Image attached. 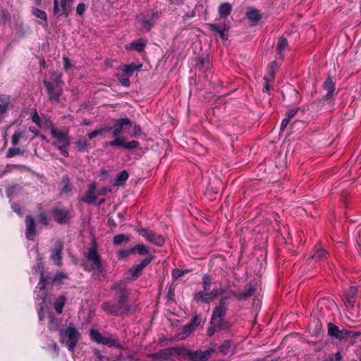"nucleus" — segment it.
Masks as SVG:
<instances>
[{
    "mask_svg": "<svg viewBox=\"0 0 361 361\" xmlns=\"http://www.w3.org/2000/svg\"><path fill=\"white\" fill-rule=\"evenodd\" d=\"M214 326L208 329L207 335L212 336L216 331L223 329L221 322H216Z\"/></svg>",
    "mask_w": 361,
    "mask_h": 361,
    "instance_id": "nucleus-38",
    "label": "nucleus"
},
{
    "mask_svg": "<svg viewBox=\"0 0 361 361\" xmlns=\"http://www.w3.org/2000/svg\"><path fill=\"white\" fill-rule=\"evenodd\" d=\"M133 122L128 118L118 119L112 128V135L115 138L111 142L105 143L106 146L121 147L126 149H135L138 147L139 143L135 140L126 142L125 139L120 136L125 130L132 126Z\"/></svg>",
    "mask_w": 361,
    "mask_h": 361,
    "instance_id": "nucleus-1",
    "label": "nucleus"
},
{
    "mask_svg": "<svg viewBox=\"0 0 361 361\" xmlns=\"http://www.w3.org/2000/svg\"><path fill=\"white\" fill-rule=\"evenodd\" d=\"M94 353L99 361L109 360V358L102 355L100 351L97 349L94 350Z\"/></svg>",
    "mask_w": 361,
    "mask_h": 361,
    "instance_id": "nucleus-58",
    "label": "nucleus"
},
{
    "mask_svg": "<svg viewBox=\"0 0 361 361\" xmlns=\"http://www.w3.org/2000/svg\"><path fill=\"white\" fill-rule=\"evenodd\" d=\"M324 87L327 91L326 94V99H331L335 91L334 83L331 78H328L324 83Z\"/></svg>",
    "mask_w": 361,
    "mask_h": 361,
    "instance_id": "nucleus-27",
    "label": "nucleus"
},
{
    "mask_svg": "<svg viewBox=\"0 0 361 361\" xmlns=\"http://www.w3.org/2000/svg\"><path fill=\"white\" fill-rule=\"evenodd\" d=\"M44 85L47 89L49 99L52 102H59L62 94L63 85L61 74L53 73L49 80L47 79L44 80Z\"/></svg>",
    "mask_w": 361,
    "mask_h": 361,
    "instance_id": "nucleus-2",
    "label": "nucleus"
},
{
    "mask_svg": "<svg viewBox=\"0 0 361 361\" xmlns=\"http://www.w3.org/2000/svg\"><path fill=\"white\" fill-rule=\"evenodd\" d=\"M328 334L332 337L338 339H345L350 336L351 332L345 329L340 330L337 326L332 323L328 324Z\"/></svg>",
    "mask_w": 361,
    "mask_h": 361,
    "instance_id": "nucleus-13",
    "label": "nucleus"
},
{
    "mask_svg": "<svg viewBox=\"0 0 361 361\" xmlns=\"http://www.w3.org/2000/svg\"><path fill=\"white\" fill-rule=\"evenodd\" d=\"M52 145L56 147L63 156L66 157H68V152L66 148L69 145H56V143H52Z\"/></svg>",
    "mask_w": 361,
    "mask_h": 361,
    "instance_id": "nucleus-46",
    "label": "nucleus"
},
{
    "mask_svg": "<svg viewBox=\"0 0 361 361\" xmlns=\"http://www.w3.org/2000/svg\"><path fill=\"white\" fill-rule=\"evenodd\" d=\"M51 135L57 140L56 142H54L56 145H70L71 143L67 133L52 128L51 130Z\"/></svg>",
    "mask_w": 361,
    "mask_h": 361,
    "instance_id": "nucleus-18",
    "label": "nucleus"
},
{
    "mask_svg": "<svg viewBox=\"0 0 361 361\" xmlns=\"http://www.w3.org/2000/svg\"><path fill=\"white\" fill-rule=\"evenodd\" d=\"M188 272V270L175 269L172 272V276L174 279H179L181 276H184Z\"/></svg>",
    "mask_w": 361,
    "mask_h": 361,
    "instance_id": "nucleus-49",
    "label": "nucleus"
},
{
    "mask_svg": "<svg viewBox=\"0 0 361 361\" xmlns=\"http://www.w3.org/2000/svg\"><path fill=\"white\" fill-rule=\"evenodd\" d=\"M112 289L116 293L118 305H121V307H126L124 305L126 297V283L121 281L120 283L115 284L112 287Z\"/></svg>",
    "mask_w": 361,
    "mask_h": 361,
    "instance_id": "nucleus-11",
    "label": "nucleus"
},
{
    "mask_svg": "<svg viewBox=\"0 0 361 361\" xmlns=\"http://www.w3.org/2000/svg\"><path fill=\"white\" fill-rule=\"evenodd\" d=\"M331 361H342V356H341L340 352H337L334 355V357L332 359Z\"/></svg>",
    "mask_w": 361,
    "mask_h": 361,
    "instance_id": "nucleus-63",
    "label": "nucleus"
},
{
    "mask_svg": "<svg viewBox=\"0 0 361 361\" xmlns=\"http://www.w3.org/2000/svg\"><path fill=\"white\" fill-rule=\"evenodd\" d=\"M90 335L92 338L96 342L101 343V342L102 341L104 336L98 331L94 329L91 330Z\"/></svg>",
    "mask_w": 361,
    "mask_h": 361,
    "instance_id": "nucleus-41",
    "label": "nucleus"
},
{
    "mask_svg": "<svg viewBox=\"0 0 361 361\" xmlns=\"http://www.w3.org/2000/svg\"><path fill=\"white\" fill-rule=\"evenodd\" d=\"M231 297V295L222 298L218 306H216L212 313L211 324H214L216 322H221V319L226 316L227 312L226 300Z\"/></svg>",
    "mask_w": 361,
    "mask_h": 361,
    "instance_id": "nucleus-8",
    "label": "nucleus"
},
{
    "mask_svg": "<svg viewBox=\"0 0 361 361\" xmlns=\"http://www.w3.org/2000/svg\"><path fill=\"white\" fill-rule=\"evenodd\" d=\"M211 283H212L211 276L208 274L204 275L202 278L203 290L202 292L210 291Z\"/></svg>",
    "mask_w": 361,
    "mask_h": 361,
    "instance_id": "nucleus-37",
    "label": "nucleus"
},
{
    "mask_svg": "<svg viewBox=\"0 0 361 361\" xmlns=\"http://www.w3.org/2000/svg\"><path fill=\"white\" fill-rule=\"evenodd\" d=\"M231 5L229 3L221 4L219 8V13L221 17H227L231 14Z\"/></svg>",
    "mask_w": 361,
    "mask_h": 361,
    "instance_id": "nucleus-28",
    "label": "nucleus"
},
{
    "mask_svg": "<svg viewBox=\"0 0 361 361\" xmlns=\"http://www.w3.org/2000/svg\"><path fill=\"white\" fill-rule=\"evenodd\" d=\"M102 308L108 312L114 314L116 315H120L124 313H128L130 308L129 307H121V305H110L109 303H104L102 305Z\"/></svg>",
    "mask_w": 361,
    "mask_h": 361,
    "instance_id": "nucleus-17",
    "label": "nucleus"
},
{
    "mask_svg": "<svg viewBox=\"0 0 361 361\" xmlns=\"http://www.w3.org/2000/svg\"><path fill=\"white\" fill-rule=\"evenodd\" d=\"M148 356L152 357L153 360H169L172 359L170 348L160 350L157 353L149 354Z\"/></svg>",
    "mask_w": 361,
    "mask_h": 361,
    "instance_id": "nucleus-20",
    "label": "nucleus"
},
{
    "mask_svg": "<svg viewBox=\"0 0 361 361\" xmlns=\"http://www.w3.org/2000/svg\"><path fill=\"white\" fill-rule=\"evenodd\" d=\"M129 240L130 238L128 235L119 234L114 237L113 242L115 245H120L123 243H128Z\"/></svg>",
    "mask_w": 361,
    "mask_h": 361,
    "instance_id": "nucleus-36",
    "label": "nucleus"
},
{
    "mask_svg": "<svg viewBox=\"0 0 361 361\" xmlns=\"http://www.w3.org/2000/svg\"><path fill=\"white\" fill-rule=\"evenodd\" d=\"M146 45L147 41L141 38L137 39V41L127 44L125 46V48L128 51L135 50L137 51L140 52L145 48Z\"/></svg>",
    "mask_w": 361,
    "mask_h": 361,
    "instance_id": "nucleus-22",
    "label": "nucleus"
},
{
    "mask_svg": "<svg viewBox=\"0 0 361 361\" xmlns=\"http://www.w3.org/2000/svg\"><path fill=\"white\" fill-rule=\"evenodd\" d=\"M96 185L95 183H92L89 185L88 191L85 193V195L82 197V201L87 204L93 203L96 200Z\"/></svg>",
    "mask_w": 361,
    "mask_h": 361,
    "instance_id": "nucleus-23",
    "label": "nucleus"
},
{
    "mask_svg": "<svg viewBox=\"0 0 361 361\" xmlns=\"http://www.w3.org/2000/svg\"><path fill=\"white\" fill-rule=\"evenodd\" d=\"M63 247V243L60 240H57L54 244V247L51 250V259L57 266H61L62 264Z\"/></svg>",
    "mask_w": 361,
    "mask_h": 361,
    "instance_id": "nucleus-15",
    "label": "nucleus"
},
{
    "mask_svg": "<svg viewBox=\"0 0 361 361\" xmlns=\"http://www.w3.org/2000/svg\"><path fill=\"white\" fill-rule=\"evenodd\" d=\"M133 252H137L139 255H147L149 253L147 247L144 245H137L133 249Z\"/></svg>",
    "mask_w": 361,
    "mask_h": 361,
    "instance_id": "nucleus-40",
    "label": "nucleus"
},
{
    "mask_svg": "<svg viewBox=\"0 0 361 361\" xmlns=\"http://www.w3.org/2000/svg\"><path fill=\"white\" fill-rule=\"evenodd\" d=\"M111 192V188L109 187H104L96 191V194L99 196H103Z\"/></svg>",
    "mask_w": 361,
    "mask_h": 361,
    "instance_id": "nucleus-55",
    "label": "nucleus"
},
{
    "mask_svg": "<svg viewBox=\"0 0 361 361\" xmlns=\"http://www.w3.org/2000/svg\"><path fill=\"white\" fill-rule=\"evenodd\" d=\"M66 298L63 296L58 298L54 302V308L57 313L61 314L63 312V307L65 304Z\"/></svg>",
    "mask_w": 361,
    "mask_h": 361,
    "instance_id": "nucleus-35",
    "label": "nucleus"
},
{
    "mask_svg": "<svg viewBox=\"0 0 361 361\" xmlns=\"http://www.w3.org/2000/svg\"><path fill=\"white\" fill-rule=\"evenodd\" d=\"M255 289L252 286H249L245 292L238 294L235 293L234 292H231L230 295L235 297L239 300H245L248 298L251 297L255 293Z\"/></svg>",
    "mask_w": 361,
    "mask_h": 361,
    "instance_id": "nucleus-24",
    "label": "nucleus"
},
{
    "mask_svg": "<svg viewBox=\"0 0 361 361\" xmlns=\"http://www.w3.org/2000/svg\"><path fill=\"white\" fill-rule=\"evenodd\" d=\"M101 343L107 345L109 346H113L115 345L116 342H115V341H114L109 338L103 336L102 341L101 342Z\"/></svg>",
    "mask_w": 361,
    "mask_h": 361,
    "instance_id": "nucleus-56",
    "label": "nucleus"
},
{
    "mask_svg": "<svg viewBox=\"0 0 361 361\" xmlns=\"http://www.w3.org/2000/svg\"><path fill=\"white\" fill-rule=\"evenodd\" d=\"M137 231L147 241L157 246H162L164 244V238L161 235H158L155 233L153 231L149 228L137 229Z\"/></svg>",
    "mask_w": 361,
    "mask_h": 361,
    "instance_id": "nucleus-7",
    "label": "nucleus"
},
{
    "mask_svg": "<svg viewBox=\"0 0 361 361\" xmlns=\"http://www.w3.org/2000/svg\"><path fill=\"white\" fill-rule=\"evenodd\" d=\"M48 327L51 331H56L59 327V321L55 317H51L49 322Z\"/></svg>",
    "mask_w": 361,
    "mask_h": 361,
    "instance_id": "nucleus-42",
    "label": "nucleus"
},
{
    "mask_svg": "<svg viewBox=\"0 0 361 361\" xmlns=\"http://www.w3.org/2000/svg\"><path fill=\"white\" fill-rule=\"evenodd\" d=\"M325 255H326V252L324 250L319 249L312 256V258L314 259L315 260H319L320 259L324 258L325 257Z\"/></svg>",
    "mask_w": 361,
    "mask_h": 361,
    "instance_id": "nucleus-45",
    "label": "nucleus"
},
{
    "mask_svg": "<svg viewBox=\"0 0 361 361\" xmlns=\"http://www.w3.org/2000/svg\"><path fill=\"white\" fill-rule=\"evenodd\" d=\"M246 16L250 21L255 23H258L262 18L259 11L254 8H249L247 9Z\"/></svg>",
    "mask_w": 361,
    "mask_h": 361,
    "instance_id": "nucleus-25",
    "label": "nucleus"
},
{
    "mask_svg": "<svg viewBox=\"0 0 361 361\" xmlns=\"http://www.w3.org/2000/svg\"><path fill=\"white\" fill-rule=\"evenodd\" d=\"M75 144L80 150H83L87 147V142L85 140H79L75 142Z\"/></svg>",
    "mask_w": 361,
    "mask_h": 361,
    "instance_id": "nucleus-54",
    "label": "nucleus"
},
{
    "mask_svg": "<svg viewBox=\"0 0 361 361\" xmlns=\"http://www.w3.org/2000/svg\"><path fill=\"white\" fill-rule=\"evenodd\" d=\"M141 134V128L138 125H135L132 131V137H137Z\"/></svg>",
    "mask_w": 361,
    "mask_h": 361,
    "instance_id": "nucleus-57",
    "label": "nucleus"
},
{
    "mask_svg": "<svg viewBox=\"0 0 361 361\" xmlns=\"http://www.w3.org/2000/svg\"><path fill=\"white\" fill-rule=\"evenodd\" d=\"M140 21L143 23L144 26L142 28L143 32H149L152 26L154 25V23L149 20L140 19Z\"/></svg>",
    "mask_w": 361,
    "mask_h": 361,
    "instance_id": "nucleus-44",
    "label": "nucleus"
},
{
    "mask_svg": "<svg viewBox=\"0 0 361 361\" xmlns=\"http://www.w3.org/2000/svg\"><path fill=\"white\" fill-rule=\"evenodd\" d=\"M23 135L21 133H16L13 136L11 139V142L14 147L18 145V142L20 138H22Z\"/></svg>",
    "mask_w": 361,
    "mask_h": 361,
    "instance_id": "nucleus-52",
    "label": "nucleus"
},
{
    "mask_svg": "<svg viewBox=\"0 0 361 361\" xmlns=\"http://www.w3.org/2000/svg\"><path fill=\"white\" fill-rule=\"evenodd\" d=\"M299 109H300L299 108H295V109H290L287 113V117L286 118H289L290 120L292 118H293L295 116V115L298 113Z\"/></svg>",
    "mask_w": 361,
    "mask_h": 361,
    "instance_id": "nucleus-59",
    "label": "nucleus"
},
{
    "mask_svg": "<svg viewBox=\"0 0 361 361\" xmlns=\"http://www.w3.org/2000/svg\"><path fill=\"white\" fill-rule=\"evenodd\" d=\"M232 348V343L231 341L226 340L219 347L221 353L226 355L229 353Z\"/></svg>",
    "mask_w": 361,
    "mask_h": 361,
    "instance_id": "nucleus-32",
    "label": "nucleus"
},
{
    "mask_svg": "<svg viewBox=\"0 0 361 361\" xmlns=\"http://www.w3.org/2000/svg\"><path fill=\"white\" fill-rule=\"evenodd\" d=\"M153 259V256L149 255L144 259L140 264L135 265L130 269V272L132 274V279H137L142 269L146 267Z\"/></svg>",
    "mask_w": 361,
    "mask_h": 361,
    "instance_id": "nucleus-16",
    "label": "nucleus"
},
{
    "mask_svg": "<svg viewBox=\"0 0 361 361\" xmlns=\"http://www.w3.org/2000/svg\"><path fill=\"white\" fill-rule=\"evenodd\" d=\"M68 277L67 274L64 272H58L54 278V281H59V282H61L63 279H66Z\"/></svg>",
    "mask_w": 361,
    "mask_h": 361,
    "instance_id": "nucleus-53",
    "label": "nucleus"
},
{
    "mask_svg": "<svg viewBox=\"0 0 361 361\" xmlns=\"http://www.w3.org/2000/svg\"><path fill=\"white\" fill-rule=\"evenodd\" d=\"M171 350V355L172 357L175 355H183L186 356L188 357V351H190V350L185 348V347H180V346H176L170 348Z\"/></svg>",
    "mask_w": 361,
    "mask_h": 361,
    "instance_id": "nucleus-30",
    "label": "nucleus"
},
{
    "mask_svg": "<svg viewBox=\"0 0 361 361\" xmlns=\"http://www.w3.org/2000/svg\"><path fill=\"white\" fill-rule=\"evenodd\" d=\"M263 80H264V82L263 92H269L271 90V86L270 85V82H271L273 80H269V78L268 77H264Z\"/></svg>",
    "mask_w": 361,
    "mask_h": 361,
    "instance_id": "nucleus-47",
    "label": "nucleus"
},
{
    "mask_svg": "<svg viewBox=\"0 0 361 361\" xmlns=\"http://www.w3.org/2000/svg\"><path fill=\"white\" fill-rule=\"evenodd\" d=\"M25 235L26 238L32 240L34 239L36 232H35V220L31 216H27L25 219Z\"/></svg>",
    "mask_w": 361,
    "mask_h": 361,
    "instance_id": "nucleus-19",
    "label": "nucleus"
},
{
    "mask_svg": "<svg viewBox=\"0 0 361 361\" xmlns=\"http://www.w3.org/2000/svg\"><path fill=\"white\" fill-rule=\"evenodd\" d=\"M142 65H136L135 63L125 64L121 66V69L125 73V74L130 77L133 73L142 68Z\"/></svg>",
    "mask_w": 361,
    "mask_h": 361,
    "instance_id": "nucleus-26",
    "label": "nucleus"
},
{
    "mask_svg": "<svg viewBox=\"0 0 361 361\" xmlns=\"http://www.w3.org/2000/svg\"><path fill=\"white\" fill-rule=\"evenodd\" d=\"M215 351L214 348H209L204 351L200 350L196 351L190 350L188 351V357L191 361H207Z\"/></svg>",
    "mask_w": 361,
    "mask_h": 361,
    "instance_id": "nucleus-9",
    "label": "nucleus"
},
{
    "mask_svg": "<svg viewBox=\"0 0 361 361\" xmlns=\"http://www.w3.org/2000/svg\"><path fill=\"white\" fill-rule=\"evenodd\" d=\"M288 42L284 37H281L278 42L276 49L278 51V54L282 57L283 51L288 47Z\"/></svg>",
    "mask_w": 361,
    "mask_h": 361,
    "instance_id": "nucleus-34",
    "label": "nucleus"
},
{
    "mask_svg": "<svg viewBox=\"0 0 361 361\" xmlns=\"http://www.w3.org/2000/svg\"><path fill=\"white\" fill-rule=\"evenodd\" d=\"M32 14L38 18L47 21V13L39 8H34L32 9Z\"/></svg>",
    "mask_w": 361,
    "mask_h": 361,
    "instance_id": "nucleus-39",
    "label": "nucleus"
},
{
    "mask_svg": "<svg viewBox=\"0 0 361 361\" xmlns=\"http://www.w3.org/2000/svg\"><path fill=\"white\" fill-rule=\"evenodd\" d=\"M319 304L321 305H327L329 307L331 306H336L334 301L329 298H322L319 300Z\"/></svg>",
    "mask_w": 361,
    "mask_h": 361,
    "instance_id": "nucleus-51",
    "label": "nucleus"
},
{
    "mask_svg": "<svg viewBox=\"0 0 361 361\" xmlns=\"http://www.w3.org/2000/svg\"><path fill=\"white\" fill-rule=\"evenodd\" d=\"M23 154L22 151L17 147L10 148L6 152L7 157H13L14 156L20 155Z\"/></svg>",
    "mask_w": 361,
    "mask_h": 361,
    "instance_id": "nucleus-43",
    "label": "nucleus"
},
{
    "mask_svg": "<svg viewBox=\"0 0 361 361\" xmlns=\"http://www.w3.org/2000/svg\"><path fill=\"white\" fill-rule=\"evenodd\" d=\"M85 257L89 262H91L92 267L96 269L99 274L97 278L100 280L104 277V269L102 264L101 258L95 247H90L85 253Z\"/></svg>",
    "mask_w": 361,
    "mask_h": 361,
    "instance_id": "nucleus-4",
    "label": "nucleus"
},
{
    "mask_svg": "<svg viewBox=\"0 0 361 361\" xmlns=\"http://www.w3.org/2000/svg\"><path fill=\"white\" fill-rule=\"evenodd\" d=\"M32 121L35 124L39 126V124H40V118H39L37 112L35 111V114L32 115Z\"/></svg>",
    "mask_w": 361,
    "mask_h": 361,
    "instance_id": "nucleus-60",
    "label": "nucleus"
},
{
    "mask_svg": "<svg viewBox=\"0 0 361 361\" xmlns=\"http://www.w3.org/2000/svg\"><path fill=\"white\" fill-rule=\"evenodd\" d=\"M112 130L111 127H106V128H102L97 130H95L90 133H88L87 136L89 139H92L94 137L102 135L104 133H109Z\"/></svg>",
    "mask_w": 361,
    "mask_h": 361,
    "instance_id": "nucleus-33",
    "label": "nucleus"
},
{
    "mask_svg": "<svg viewBox=\"0 0 361 361\" xmlns=\"http://www.w3.org/2000/svg\"><path fill=\"white\" fill-rule=\"evenodd\" d=\"M224 293V290L222 288H214L207 292L199 291L195 294L194 298L197 302L209 303Z\"/></svg>",
    "mask_w": 361,
    "mask_h": 361,
    "instance_id": "nucleus-6",
    "label": "nucleus"
},
{
    "mask_svg": "<svg viewBox=\"0 0 361 361\" xmlns=\"http://www.w3.org/2000/svg\"><path fill=\"white\" fill-rule=\"evenodd\" d=\"M290 121V120L287 118H285L284 119H283L281 124V130L283 131L286 129V128L288 125Z\"/></svg>",
    "mask_w": 361,
    "mask_h": 361,
    "instance_id": "nucleus-61",
    "label": "nucleus"
},
{
    "mask_svg": "<svg viewBox=\"0 0 361 361\" xmlns=\"http://www.w3.org/2000/svg\"><path fill=\"white\" fill-rule=\"evenodd\" d=\"M51 214L54 220L61 224H67L70 219L69 212L66 209H54Z\"/></svg>",
    "mask_w": 361,
    "mask_h": 361,
    "instance_id": "nucleus-14",
    "label": "nucleus"
},
{
    "mask_svg": "<svg viewBox=\"0 0 361 361\" xmlns=\"http://www.w3.org/2000/svg\"><path fill=\"white\" fill-rule=\"evenodd\" d=\"M64 68L67 70L71 67V63L67 57H63Z\"/></svg>",
    "mask_w": 361,
    "mask_h": 361,
    "instance_id": "nucleus-64",
    "label": "nucleus"
},
{
    "mask_svg": "<svg viewBox=\"0 0 361 361\" xmlns=\"http://www.w3.org/2000/svg\"><path fill=\"white\" fill-rule=\"evenodd\" d=\"M278 65L276 63V61L271 62L267 67V75H265L264 77H268L269 80H273L275 77Z\"/></svg>",
    "mask_w": 361,
    "mask_h": 361,
    "instance_id": "nucleus-29",
    "label": "nucleus"
},
{
    "mask_svg": "<svg viewBox=\"0 0 361 361\" xmlns=\"http://www.w3.org/2000/svg\"><path fill=\"white\" fill-rule=\"evenodd\" d=\"M120 83L124 87H129L130 82L128 78H123L119 80Z\"/></svg>",
    "mask_w": 361,
    "mask_h": 361,
    "instance_id": "nucleus-62",
    "label": "nucleus"
},
{
    "mask_svg": "<svg viewBox=\"0 0 361 361\" xmlns=\"http://www.w3.org/2000/svg\"><path fill=\"white\" fill-rule=\"evenodd\" d=\"M12 98L8 94H0V114H6L12 104Z\"/></svg>",
    "mask_w": 361,
    "mask_h": 361,
    "instance_id": "nucleus-21",
    "label": "nucleus"
},
{
    "mask_svg": "<svg viewBox=\"0 0 361 361\" xmlns=\"http://www.w3.org/2000/svg\"><path fill=\"white\" fill-rule=\"evenodd\" d=\"M201 320L202 318L200 315H195L188 324L183 327L182 330L183 335L180 337V339L185 338L192 332H193L195 329L200 324Z\"/></svg>",
    "mask_w": 361,
    "mask_h": 361,
    "instance_id": "nucleus-12",
    "label": "nucleus"
},
{
    "mask_svg": "<svg viewBox=\"0 0 361 361\" xmlns=\"http://www.w3.org/2000/svg\"><path fill=\"white\" fill-rule=\"evenodd\" d=\"M80 338V333L73 326L60 330V342L66 344L70 351H73Z\"/></svg>",
    "mask_w": 361,
    "mask_h": 361,
    "instance_id": "nucleus-3",
    "label": "nucleus"
},
{
    "mask_svg": "<svg viewBox=\"0 0 361 361\" xmlns=\"http://www.w3.org/2000/svg\"><path fill=\"white\" fill-rule=\"evenodd\" d=\"M357 293V290L355 286H351L348 290L343 291L342 295V300L347 308L353 309L354 307Z\"/></svg>",
    "mask_w": 361,
    "mask_h": 361,
    "instance_id": "nucleus-10",
    "label": "nucleus"
},
{
    "mask_svg": "<svg viewBox=\"0 0 361 361\" xmlns=\"http://www.w3.org/2000/svg\"><path fill=\"white\" fill-rule=\"evenodd\" d=\"M73 0H54L53 13L55 16L67 17L72 11Z\"/></svg>",
    "mask_w": 361,
    "mask_h": 361,
    "instance_id": "nucleus-5",
    "label": "nucleus"
},
{
    "mask_svg": "<svg viewBox=\"0 0 361 361\" xmlns=\"http://www.w3.org/2000/svg\"><path fill=\"white\" fill-rule=\"evenodd\" d=\"M86 8L87 6L84 3L78 4L76 7V14L78 16H82L86 11Z\"/></svg>",
    "mask_w": 361,
    "mask_h": 361,
    "instance_id": "nucleus-50",
    "label": "nucleus"
},
{
    "mask_svg": "<svg viewBox=\"0 0 361 361\" xmlns=\"http://www.w3.org/2000/svg\"><path fill=\"white\" fill-rule=\"evenodd\" d=\"M37 221L43 225H47L49 220L47 215L44 213H41L37 216Z\"/></svg>",
    "mask_w": 361,
    "mask_h": 361,
    "instance_id": "nucleus-48",
    "label": "nucleus"
},
{
    "mask_svg": "<svg viewBox=\"0 0 361 361\" xmlns=\"http://www.w3.org/2000/svg\"><path fill=\"white\" fill-rule=\"evenodd\" d=\"M128 178V173L126 170L122 171L117 176L114 185L117 186L123 185Z\"/></svg>",
    "mask_w": 361,
    "mask_h": 361,
    "instance_id": "nucleus-31",
    "label": "nucleus"
}]
</instances>
